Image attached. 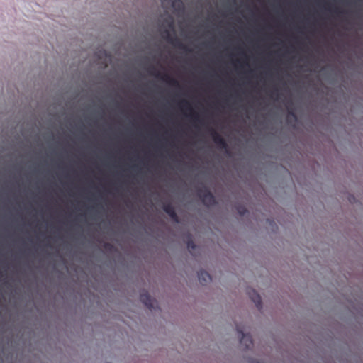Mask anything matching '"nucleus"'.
I'll list each match as a JSON object with an SVG mask.
<instances>
[{"label":"nucleus","mask_w":363,"mask_h":363,"mask_svg":"<svg viewBox=\"0 0 363 363\" xmlns=\"http://www.w3.org/2000/svg\"><path fill=\"white\" fill-rule=\"evenodd\" d=\"M202 186L203 191H199V196L203 205L208 208L216 206L218 202L215 194L210 188L203 184Z\"/></svg>","instance_id":"6"},{"label":"nucleus","mask_w":363,"mask_h":363,"mask_svg":"<svg viewBox=\"0 0 363 363\" xmlns=\"http://www.w3.org/2000/svg\"><path fill=\"white\" fill-rule=\"evenodd\" d=\"M112 264V262L110 260V261L108 262V264L107 265H109V264Z\"/></svg>","instance_id":"40"},{"label":"nucleus","mask_w":363,"mask_h":363,"mask_svg":"<svg viewBox=\"0 0 363 363\" xmlns=\"http://www.w3.org/2000/svg\"><path fill=\"white\" fill-rule=\"evenodd\" d=\"M121 265H122V266H123V267H125V266L126 265V264H125V260H124V259H123V260H122V262H121Z\"/></svg>","instance_id":"35"},{"label":"nucleus","mask_w":363,"mask_h":363,"mask_svg":"<svg viewBox=\"0 0 363 363\" xmlns=\"http://www.w3.org/2000/svg\"><path fill=\"white\" fill-rule=\"evenodd\" d=\"M197 277L200 284L202 286H206L212 281V276L203 269H201L197 272Z\"/></svg>","instance_id":"15"},{"label":"nucleus","mask_w":363,"mask_h":363,"mask_svg":"<svg viewBox=\"0 0 363 363\" xmlns=\"http://www.w3.org/2000/svg\"><path fill=\"white\" fill-rule=\"evenodd\" d=\"M163 211L170 218L174 224H182V219L179 217L177 209L172 203H166L162 206Z\"/></svg>","instance_id":"11"},{"label":"nucleus","mask_w":363,"mask_h":363,"mask_svg":"<svg viewBox=\"0 0 363 363\" xmlns=\"http://www.w3.org/2000/svg\"><path fill=\"white\" fill-rule=\"evenodd\" d=\"M137 160L138 161L139 164H134L131 167V169L138 173L141 175V177L143 178L145 177V172L143 171V167H144V161L143 159H141L139 156L137 155L136 157Z\"/></svg>","instance_id":"17"},{"label":"nucleus","mask_w":363,"mask_h":363,"mask_svg":"<svg viewBox=\"0 0 363 363\" xmlns=\"http://www.w3.org/2000/svg\"><path fill=\"white\" fill-rule=\"evenodd\" d=\"M79 240L82 245H87L90 247L94 248L99 254L106 255V252L84 233H80Z\"/></svg>","instance_id":"12"},{"label":"nucleus","mask_w":363,"mask_h":363,"mask_svg":"<svg viewBox=\"0 0 363 363\" xmlns=\"http://www.w3.org/2000/svg\"><path fill=\"white\" fill-rule=\"evenodd\" d=\"M163 13L157 19V29L160 37L170 45L179 47L184 50L191 52L192 49L184 45L177 36L174 27V16L184 21L185 6L182 0H160Z\"/></svg>","instance_id":"2"},{"label":"nucleus","mask_w":363,"mask_h":363,"mask_svg":"<svg viewBox=\"0 0 363 363\" xmlns=\"http://www.w3.org/2000/svg\"><path fill=\"white\" fill-rule=\"evenodd\" d=\"M286 121L287 124L291 126L294 130H298V125L301 124V120L295 111L291 110L289 111Z\"/></svg>","instance_id":"13"},{"label":"nucleus","mask_w":363,"mask_h":363,"mask_svg":"<svg viewBox=\"0 0 363 363\" xmlns=\"http://www.w3.org/2000/svg\"><path fill=\"white\" fill-rule=\"evenodd\" d=\"M1 271L0 272V284H5L8 287L11 286V284L6 281V272L8 266L6 264H1Z\"/></svg>","instance_id":"20"},{"label":"nucleus","mask_w":363,"mask_h":363,"mask_svg":"<svg viewBox=\"0 0 363 363\" xmlns=\"http://www.w3.org/2000/svg\"><path fill=\"white\" fill-rule=\"evenodd\" d=\"M6 194L5 191H0V199H4Z\"/></svg>","instance_id":"32"},{"label":"nucleus","mask_w":363,"mask_h":363,"mask_svg":"<svg viewBox=\"0 0 363 363\" xmlns=\"http://www.w3.org/2000/svg\"><path fill=\"white\" fill-rule=\"evenodd\" d=\"M216 91H218L219 90H218V89H216Z\"/></svg>","instance_id":"46"},{"label":"nucleus","mask_w":363,"mask_h":363,"mask_svg":"<svg viewBox=\"0 0 363 363\" xmlns=\"http://www.w3.org/2000/svg\"><path fill=\"white\" fill-rule=\"evenodd\" d=\"M240 55L242 56L245 57V60H241L240 59H236L235 60V64L239 65L241 67H249V62H248V59H247V55L246 52L244 50L241 49V48H240Z\"/></svg>","instance_id":"21"},{"label":"nucleus","mask_w":363,"mask_h":363,"mask_svg":"<svg viewBox=\"0 0 363 363\" xmlns=\"http://www.w3.org/2000/svg\"><path fill=\"white\" fill-rule=\"evenodd\" d=\"M206 148L208 150H210V148H209V147H208V146H206Z\"/></svg>","instance_id":"41"},{"label":"nucleus","mask_w":363,"mask_h":363,"mask_svg":"<svg viewBox=\"0 0 363 363\" xmlns=\"http://www.w3.org/2000/svg\"><path fill=\"white\" fill-rule=\"evenodd\" d=\"M216 142L223 150H225V152H226V155L228 156H229V157L231 156V154H230V152L229 150L228 143L224 138H223L222 137H220L218 135H216Z\"/></svg>","instance_id":"16"},{"label":"nucleus","mask_w":363,"mask_h":363,"mask_svg":"<svg viewBox=\"0 0 363 363\" xmlns=\"http://www.w3.org/2000/svg\"><path fill=\"white\" fill-rule=\"evenodd\" d=\"M52 152H55V148H52Z\"/></svg>","instance_id":"43"},{"label":"nucleus","mask_w":363,"mask_h":363,"mask_svg":"<svg viewBox=\"0 0 363 363\" xmlns=\"http://www.w3.org/2000/svg\"><path fill=\"white\" fill-rule=\"evenodd\" d=\"M245 359L247 362V363H265L263 360L254 358L251 356H246Z\"/></svg>","instance_id":"24"},{"label":"nucleus","mask_w":363,"mask_h":363,"mask_svg":"<svg viewBox=\"0 0 363 363\" xmlns=\"http://www.w3.org/2000/svg\"><path fill=\"white\" fill-rule=\"evenodd\" d=\"M192 238H194V236H193V235H192L190 232H189V231H187V232H186V233H184L183 234V240H184H184H189V239H192Z\"/></svg>","instance_id":"25"},{"label":"nucleus","mask_w":363,"mask_h":363,"mask_svg":"<svg viewBox=\"0 0 363 363\" xmlns=\"http://www.w3.org/2000/svg\"><path fill=\"white\" fill-rule=\"evenodd\" d=\"M142 228L145 233H147V228L145 225H143Z\"/></svg>","instance_id":"33"},{"label":"nucleus","mask_w":363,"mask_h":363,"mask_svg":"<svg viewBox=\"0 0 363 363\" xmlns=\"http://www.w3.org/2000/svg\"><path fill=\"white\" fill-rule=\"evenodd\" d=\"M333 94H337V92H332ZM343 94V98L344 99H346L347 96V94H349L350 92H345V91H343L342 92Z\"/></svg>","instance_id":"31"},{"label":"nucleus","mask_w":363,"mask_h":363,"mask_svg":"<svg viewBox=\"0 0 363 363\" xmlns=\"http://www.w3.org/2000/svg\"><path fill=\"white\" fill-rule=\"evenodd\" d=\"M56 272H57L60 275H62V272L59 271L56 267L54 268Z\"/></svg>","instance_id":"36"},{"label":"nucleus","mask_w":363,"mask_h":363,"mask_svg":"<svg viewBox=\"0 0 363 363\" xmlns=\"http://www.w3.org/2000/svg\"><path fill=\"white\" fill-rule=\"evenodd\" d=\"M187 249L191 256L196 257V251L200 250V247L195 242H194L192 244L187 247Z\"/></svg>","instance_id":"22"},{"label":"nucleus","mask_w":363,"mask_h":363,"mask_svg":"<svg viewBox=\"0 0 363 363\" xmlns=\"http://www.w3.org/2000/svg\"><path fill=\"white\" fill-rule=\"evenodd\" d=\"M111 56L105 50H100L96 55V60L91 65V67L97 69L99 72H104L108 65L111 63Z\"/></svg>","instance_id":"5"},{"label":"nucleus","mask_w":363,"mask_h":363,"mask_svg":"<svg viewBox=\"0 0 363 363\" xmlns=\"http://www.w3.org/2000/svg\"><path fill=\"white\" fill-rule=\"evenodd\" d=\"M234 208L236 210L238 214L241 217H243L250 213L247 208L244 204L240 203H236L234 206Z\"/></svg>","instance_id":"19"},{"label":"nucleus","mask_w":363,"mask_h":363,"mask_svg":"<svg viewBox=\"0 0 363 363\" xmlns=\"http://www.w3.org/2000/svg\"><path fill=\"white\" fill-rule=\"evenodd\" d=\"M163 140H164V141L165 143H167V138H163Z\"/></svg>","instance_id":"39"},{"label":"nucleus","mask_w":363,"mask_h":363,"mask_svg":"<svg viewBox=\"0 0 363 363\" xmlns=\"http://www.w3.org/2000/svg\"><path fill=\"white\" fill-rule=\"evenodd\" d=\"M139 300L141 303L150 311L160 312L162 308L157 300L152 297L145 289H141L139 293Z\"/></svg>","instance_id":"3"},{"label":"nucleus","mask_w":363,"mask_h":363,"mask_svg":"<svg viewBox=\"0 0 363 363\" xmlns=\"http://www.w3.org/2000/svg\"><path fill=\"white\" fill-rule=\"evenodd\" d=\"M69 290L72 291V292L74 293V290H72V289H71L69 288H67V291H69Z\"/></svg>","instance_id":"37"},{"label":"nucleus","mask_w":363,"mask_h":363,"mask_svg":"<svg viewBox=\"0 0 363 363\" xmlns=\"http://www.w3.org/2000/svg\"><path fill=\"white\" fill-rule=\"evenodd\" d=\"M194 242V238H192V239H189V240H184V243L186 244V247H187L189 245L192 244V242Z\"/></svg>","instance_id":"29"},{"label":"nucleus","mask_w":363,"mask_h":363,"mask_svg":"<svg viewBox=\"0 0 363 363\" xmlns=\"http://www.w3.org/2000/svg\"><path fill=\"white\" fill-rule=\"evenodd\" d=\"M96 199L99 200L100 203L98 208L90 207L89 211L93 214L95 218L100 220L105 225L106 228H110L111 224L109 220H105V199L99 194L96 195Z\"/></svg>","instance_id":"4"},{"label":"nucleus","mask_w":363,"mask_h":363,"mask_svg":"<svg viewBox=\"0 0 363 363\" xmlns=\"http://www.w3.org/2000/svg\"><path fill=\"white\" fill-rule=\"evenodd\" d=\"M75 94H80L81 92H74ZM101 94V92H98ZM110 94H117L118 92H109ZM138 94H191V92H138ZM216 94H228V92H215ZM234 94H263L264 92H233ZM270 94H284L285 92H269ZM299 94V92H297ZM305 92H300L304 94Z\"/></svg>","instance_id":"14"},{"label":"nucleus","mask_w":363,"mask_h":363,"mask_svg":"<svg viewBox=\"0 0 363 363\" xmlns=\"http://www.w3.org/2000/svg\"><path fill=\"white\" fill-rule=\"evenodd\" d=\"M279 187H281V188H284V186H282V185H281V184H280V185H279Z\"/></svg>","instance_id":"44"},{"label":"nucleus","mask_w":363,"mask_h":363,"mask_svg":"<svg viewBox=\"0 0 363 363\" xmlns=\"http://www.w3.org/2000/svg\"><path fill=\"white\" fill-rule=\"evenodd\" d=\"M279 135L283 138L285 140H288L289 139V135L286 132H284V131H280L279 132Z\"/></svg>","instance_id":"26"},{"label":"nucleus","mask_w":363,"mask_h":363,"mask_svg":"<svg viewBox=\"0 0 363 363\" xmlns=\"http://www.w3.org/2000/svg\"><path fill=\"white\" fill-rule=\"evenodd\" d=\"M348 105L350 108L349 111H347V115L350 113L353 116L363 117V99L358 98Z\"/></svg>","instance_id":"9"},{"label":"nucleus","mask_w":363,"mask_h":363,"mask_svg":"<svg viewBox=\"0 0 363 363\" xmlns=\"http://www.w3.org/2000/svg\"><path fill=\"white\" fill-rule=\"evenodd\" d=\"M195 119H196V121H199V120H200V118H199V116H196V117H195Z\"/></svg>","instance_id":"38"},{"label":"nucleus","mask_w":363,"mask_h":363,"mask_svg":"<svg viewBox=\"0 0 363 363\" xmlns=\"http://www.w3.org/2000/svg\"><path fill=\"white\" fill-rule=\"evenodd\" d=\"M272 137H276V135L275 134H271Z\"/></svg>","instance_id":"42"},{"label":"nucleus","mask_w":363,"mask_h":363,"mask_svg":"<svg viewBox=\"0 0 363 363\" xmlns=\"http://www.w3.org/2000/svg\"><path fill=\"white\" fill-rule=\"evenodd\" d=\"M247 294L249 296L250 299L255 303V306L257 308V309L260 313H262L264 304L262 302V297L260 294L258 293V291L252 287H248L247 289Z\"/></svg>","instance_id":"10"},{"label":"nucleus","mask_w":363,"mask_h":363,"mask_svg":"<svg viewBox=\"0 0 363 363\" xmlns=\"http://www.w3.org/2000/svg\"><path fill=\"white\" fill-rule=\"evenodd\" d=\"M309 123H310L309 127H310V128H311V129H312V128H313V126L315 125V122H314V121H313V120H312V119H310V120H309Z\"/></svg>","instance_id":"30"},{"label":"nucleus","mask_w":363,"mask_h":363,"mask_svg":"<svg viewBox=\"0 0 363 363\" xmlns=\"http://www.w3.org/2000/svg\"><path fill=\"white\" fill-rule=\"evenodd\" d=\"M266 224L267 228L272 234H277L279 230V227L273 218H268L266 219Z\"/></svg>","instance_id":"18"},{"label":"nucleus","mask_w":363,"mask_h":363,"mask_svg":"<svg viewBox=\"0 0 363 363\" xmlns=\"http://www.w3.org/2000/svg\"><path fill=\"white\" fill-rule=\"evenodd\" d=\"M236 332L239 336L240 343L244 347L245 351L251 350L254 345L252 337L250 333H245L240 327H236Z\"/></svg>","instance_id":"7"},{"label":"nucleus","mask_w":363,"mask_h":363,"mask_svg":"<svg viewBox=\"0 0 363 363\" xmlns=\"http://www.w3.org/2000/svg\"><path fill=\"white\" fill-rule=\"evenodd\" d=\"M142 91H145V89H143Z\"/></svg>","instance_id":"45"},{"label":"nucleus","mask_w":363,"mask_h":363,"mask_svg":"<svg viewBox=\"0 0 363 363\" xmlns=\"http://www.w3.org/2000/svg\"><path fill=\"white\" fill-rule=\"evenodd\" d=\"M162 52L160 48H152L137 60V66L131 65L126 68L123 80L127 85H139L152 77L157 80L168 78L161 62Z\"/></svg>","instance_id":"1"},{"label":"nucleus","mask_w":363,"mask_h":363,"mask_svg":"<svg viewBox=\"0 0 363 363\" xmlns=\"http://www.w3.org/2000/svg\"><path fill=\"white\" fill-rule=\"evenodd\" d=\"M50 138H51L50 141V143H55V145L58 144V142L57 141V140L53 134H51Z\"/></svg>","instance_id":"28"},{"label":"nucleus","mask_w":363,"mask_h":363,"mask_svg":"<svg viewBox=\"0 0 363 363\" xmlns=\"http://www.w3.org/2000/svg\"><path fill=\"white\" fill-rule=\"evenodd\" d=\"M105 73V71L104 72H99L98 70V74L96 79H90L89 82H86V80H83L82 83L83 84L84 86H81L80 89H78L77 91H94V89H101L103 87L100 86H96V87L93 86L95 84H102L104 83L103 81H107V79H103L104 74Z\"/></svg>","instance_id":"8"},{"label":"nucleus","mask_w":363,"mask_h":363,"mask_svg":"<svg viewBox=\"0 0 363 363\" xmlns=\"http://www.w3.org/2000/svg\"><path fill=\"white\" fill-rule=\"evenodd\" d=\"M34 84H45V82H44V79H41V78H39L38 79H35V82H33Z\"/></svg>","instance_id":"27"},{"label":"nucleus","mask_w":363,"mask_h":363,"mask_svg":"<svg viewBox=\"0 0 363 363\" xmlns=\"http://www.w3.org/2000/svg\"><path fill=\"white\" fill-rule=\"evenodd\" d=\"M347 201L351 204L362 205V203L360 202V201L353 194H351V193H347Z\"/></svg>","instance_id":"23"},{"label":"nucleus","mask_w":363,"mask_h":363,"mask_svg":"<svg viewBox=\"0 0 363 363\" xmlns=\"http://www.w3.org/2000/svg\"><path fill=\"white\" fill-rule=\"evenodd\" d=\"M32 170L35 173H37L38 172V169L36 167H33Z\"/></svg>","instance_id":"34"}]
</instances>
